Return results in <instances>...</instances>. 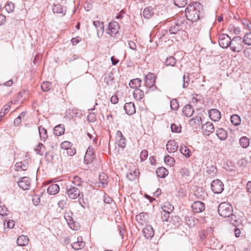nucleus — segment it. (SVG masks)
<instances>
[{
  "instance_id": "1",
  "label": "nucleus",
  "mask_w": 251,
  "mask_h": 251,
  "mask_svg": "<svg viewBox=\"0 0 251 251\" xmlns=\"http://www.w3.org/2000/svg\"><path fill=\"white\" fill-rule=\"evenodd\" d=\"M202 5L199 2H195L188 5L185 10L187 19L191 22H197L201 18Z\"/></svg>"
},
{
  "instance_id": "2",
  "label": "nucleus",
  "mask_w": 251,
  "mask_h": 251,
  "mask_svg": "<svg viewBox=\"0 0 251 251\" xmlns=\"http://www.w3.org/2000/svg\"><path fill=\"white\" fill-rule=\"evenodd\" d=\"M218 211L221 216L224 218L229 217L232 214L233 209L230 204L224 202L219 204Z\"/></svg>"
},
{
  "instance_id": "3",
  "label": "nucleus",
  "mask_w": 251,
  "mask_h": 251,
  "mask_svg": "<svg viewBox=\"0 0 251 251\" xmlns=\"http://www.w3.org/2000/svg\"><path fill=\"white\" fill-rule=\"evenodd\" d=\"M244 44L242 38L240 36H236L231 40L229 47L232 51L239 52L243 50Z\"/></svg>"
},
{
  "instance_id": "4",
  "label": "nucleus",
  "mask_w": 251,
  "mask_h": 251,
  "mask_svg": "<svg viewBox=\"0 0 251 251\" xmlns=\"http://www.w3.org/2000/svg\"><path fill=\"white\" fill-rule=\"evenodd\" d=\"M66 193L71 199H75L80 196L79 189L74 185L67 186Z\"/></svg>"
},
{
  "instance_id": "5",
  "label": "nucleus",
  "mask_w": 251,
  "mask_h": 251,
  "mask_svg": "<svg viewBox=\"0 0 251 251\" xmlns=\"http://www.w3.org/2000/svg\"><path fill=\"white\" fill-rule=\"evenodd\" d=\"M230 37L226 34H221L219 36V44L224 49L227 48L229 47L231 43Z\"/></svg>"
},
{
  "instance_id": "6",
  "label": "nucleus",
  "mask_w": 251,
  "mask_h": 251,
  "mask_svg": "<svg viewBox=\"0 0 251 251\" xmlns=\"http://www.w3.org/2000/svg\"><path fill=\"white\" fill-rule=\"evenodd\" d=\"M73 213L71 211H67L64 213V217L68 225L73 230H76L78 226L77 223H75L72 218Z\"/></svg>"
},
{
  "instance_id": "7",
  "label": "nucleus",
  "mask_w": 251,
  "mask_h": 251,
  "mask_svg": "<svg viewBox=\"0 0 251 251\" xmlns=\"http://www.w3.org/2000/svg\"><path fill=\"white\" fill-rule=\"evenodd\" d=\"M212 191L215 194L221 193L224 190V184L219 179L213 180L211 184Z\"/></svg>"
},
{
  "instance_id": "8",
  "label": "nucleus",
  "mask_w": 251,
  "mask_h": 251,
  "mask_svg": "<svg viewBox=\"0 0 251 251\" xmlns=\"http://www.w3.org/2000/svg\"><path fill=\"white\" fill-rule=\"evenodd\" d=\"M119 29V23L116 21H112L109 24L108 27L106 29V33L113 36L118 33Z\"/></svg>"
},
{
  "instance_id": "9",
  "label": "nucleus",
  "mask_w": 251,
  "mask_h": 251,
  "mask_svg": "<svg viewBox=\"0 0 251 251\" xmlns=\"http://www.w3.org/2000/svg\"><path fill=\"white\" fill-rule=\"evenodd\" d=\"M94 151V149L91 146H89L87 150L84 157V161L86 164H88L92 162L93 160L95 158Z\"/></svg>"
},
{
  "instance_id": "10",
  "label": "nucleus",
  "mask_w": 251,
  "mask_h": 251,
  "mask_svg": "<svg viewBox=\"0 0 251 251\" xmlns=\"http://www.w3.org/2000/svg\"><path fill=\"white\" fill-rule=\"evenodd\" d=\"M18 186L23 190H25L29 189L31 184V180L29 177L24 176L18 181Z\"/></svg>"
},
{
  "instance_id": "11",
  "label": "nucleus",
  "mask_w": 251,
  "mask_h": 251,
  "mask_svg": "<svg viewBox=\"0 0 251 251\" xmlns=\"http://www.w3.org/2000/svg\"><path fill=\"white\" fill-rule=\"evenodd\" d=\"M191 207L194 212L200 213L205 209V204L200 201H195L192 205Z\"/></svg>"
},
{
  "instance_id": "12",
  "label": "nucleus",
  "mask_w": 251,
  "mask_h": 251,
  "mask_svg": "<svg viewBox=\"0 0 251 251\" xmlns=\"http://www.w3.org/2000/svg\"><path fill=\"white\" fill-rule=\"evenodd\" d=\"M202 130L203 133L206 135H209L214 131V127L210 122H206L202 126Z\"/></svg>"
},
{
  "instance_id": "13",
  "label": "nucleus",
  "mask_w": 251,
  "mask_h": 251,
  "mask_svg": "<svg viewBox=\"0 0 251 251\" xmlns=\"http://www.w3.org/2000/svg\"><path fill=\"white\" fill-rule=\"evenodd\" d=\"M208 113L210 119L215 122L218 121L221 117V113L217 109L210 110Z\"/></svg>"
},
{
  "instance_id": "14",
  "label": "nucleus",
  "mask_w": 251,
  "mask_h": 251,
  "mask_svg": "<svg viewBox=\"0 0 251 251\" xmlns=\"http://www.w3.org/2000/svg\"><path fill=\"white\" fill-rule=\"evenodd\" d=\"M155 78L152 73H149L145 77V83L148 87H151L155 85Z\"/></svg>"
},
{
  "instance_id": "15",
  "label": "nucleus",
  "mask_w": 251,
  "mask_h": 251,
  "mask_svg": "<svg viewBox=\"0 0 251 251\" xmlns=\"http://www.w3.org/2000/svg\"><path fill=\"white\" fill-rule=\"evenodd\" d=\"M178 145L174 140H169L166 145V149L169 152H174L177 151Z\"/></svg>"
},
{
  "instance_id": "16",
  "label": "nucleus",
  "mask_w": 251,
  "mask_h": 251,
  "mask_svg": "<svg viewBox=\"0 0 251 251\" xmlns=\"http://www.w3.org/2000/svg\"><path fill=\"white\" fill-rule=\"evenodd\" d=\"M143 232L145 237L147 239L151 238L154 234V230L150 225H148L143 228Z\"/></svg>"
},
{
  "instance_id": "17",
  "label": "nucleus",
  "mask_w": 251,
  "mask_h": 251,
  "mask_svg": "<svg viewBox=\"0 0 251 251\" xmlns=\"http://www.w3.org/2000/svg\"><path fill=\"white\" fill-rule=\"evenodd\" d=\"M124 109L126 113L129 115H131L136 112L134 104L132 102L125 103Z\"/></svg>"
},
{
  "instance_id": "18",
  "label": "nucleus",
  "mask_w": 251,
  "mask_h": 251,
  "mask_svg": "<svg viewBox=\"0 0 251 251\" xmlns=\"http://www.w3.org/2000/svg\"><path fill=\"white\" fill-rule=\"evenodd\" d=\"M148 215L145 212H141L139 215H136V220L137 222L142 226H143L147 223Z\"/></svg>"
},
{
  "instance_id": "19",
  "label": "nucleus",
  "mask_w": 251,
  "mask_h": 251,
  "mask_svg": "<svg viewBox=\"0 0 251 251\" xmlns=\"http://www.w3.org/2000/svg\"><path fill=\"white\" fill-rule=\"evenodd\" d=\"M93 25L95 26L97 30V35L99 37L101 36L104 32V24L103 22L100 21H94Z\"/></svg>"
},
{
  "instance_id": "20",
  "label": "nucleus",
  "mask_w": 251,
  "mask_h": 251,
  "mask_svg": "<svg viewBox=\"0 0 251 251\" xmlns=\"http://www.w3.org/2000/svg\"><path fill=\"white\" fill-rule=\"evenodd\" d=\"M194 195L198 199L204 200L207 194L202 187H198L195 191Z\"/></svg>"
},
{
  "instance_id": "21",
  "label": "nucleus",
  "mask_w": 251,
  "mask_h": 251,
  "mask_svg": "<svg viewBox=\"0 0 251 251\" xmlns=\"http://www.w3.org/2000/svg\"><path fill=\"white\" fill-rule=\"evenodd\" d=\"M85 243L82 241L81 237L77 238V241L74 242L72 244V248L75 250H79L82 249L85 246Z\"/></svg>"
},
{
  "instance_id": "22",
  "label": "nucleus",
  "mask_w": 251,
  "mask_h": 251,
  "mask_svg": "<svg viewBox=\"0 0 251 251\" xmlns=\"http://www.w3.org/2000/svg\"><path fill=\"white\" fill-rule=\"evenodd\" d=\"M183 22L180 21L179 23H176L175 25L171 26L169 29L170 34H176L178 31L182 29V25Z\"/></svg>"
},
{
  "instance_id": "23",
  "label": "nucleus",
  "mask_w": 251,
  "mask_h": 251,
  "mask_svg": "<svg viewBox=\"0 0 251 251\" xmlns=\"http://www.w3.org/2000/svg\"><path fill=\"white\" fill-rule=\"evenodd\" d=\"M99 180L100 185L99 187H105L108 184V176L105 173H101L99 175Z\"/></svg>"
},
{
  "instance_id": "24",
  "label": "nucleus",
  "mask_w": 251,
  "mask_h": 251,
  "mask_svg": "<svg viewBox=\"0 0 251 251\" xmlns=\"http://www.w3.org/2000/svg\"><path fill=\"white\" fill-rule=\"evenodd\" d=\"M182 112L187 117H190L194 113V109L191 105L187 104L183 108Z\"/></svg>"
},
{
  "instance_id": "25",
  "label": "nucleus",
  "mask_w": 251,
  "mask_h": 251,
  "mask_svg": "<svg viewBox=\"0 0 251 251\" xmlns=\"http://www.w3.org/2000/svg\"><path fill=\"white\" fill-rule=\"evenodd\" d=\"M28 241L29 239L27 236L21 235L18 238L17 243L19 246H25L28 244Z\"/></svg>"
},
{
  "instance_id": "26",
  "label": "nucleus",
  "mask_w": 251,
  "mask_h": 251,
  "mask_svg": "<svg viewBox=\"0 0 251 251\" xmlns=\"http://www.w3.org/2000/svg\"><path fill=\"white\" fill-rule=\"evenodd\" d=\"M59 187L57 184H50L47 189L48 193L50 195H55L58 193Z\"/></svg>"
},
{
  "instance_id": "27",
  "label": "nucleus",
  "mask_w": 251,
  "mask_h": 251,
  "mask_svg": "<svg viewBox=\"0 0 251 251\" xmlns=\"http://www.w3.org/2000/svg\"><path fill=\"white\" fill-rule=\"evenodd\" d=\"M52 11L53 13L61 14L62 15H65L66 11L65 8L59 4L54 5Z\"/></svg>"
},
{
  "instance_id": "28",
  "label": "nucleus",
  "mask_w": 251,
  "mask_h": 251,
  "mask_svg": "<svg viewBox=\"0 0 251 251\" xmlns=\"http://www.w3.org/2000/svg\"><path fill=\"white\" fill-rule=\"evenodd\" d=\"M157 176L159 178H164L168 174V170L164 167H160L156 171Z\"/></svg>"
},
{
  "instance_id": "29",
  "label": "nucleus",
  "mask_w": 251,
  "mask_h": 251,
  "mask_svg": "<svg viewBox=\"0 0 251 251\" xmlns=\"http://www.w3.org/2000/svg\"><path fill=\"white\" fill-rule=\"evenodd\" d=\"M54 133L56 136H60L64 134L65 127L63 125H58L55 126L53 129Z\"/></svg>"
},
{
  "instance_id": "30",
  "label": "nucleus",
  "mask_w": 251,
  "mask_h": 251,
  "mask_svg": "<svg viewBox=\"0 0 251 251\" xmlns=\"http://www.w3.org/2000/svg\"><path fill=\"white\" fill-rule=\"evenodd\" d=\"M153 15V9L151 6L145 8L143 12V15L146 19H149L151 18Z\"/></svg>"
},
{
  "instance_id": "31",
  "label": "nucleus",
  "mask_w": 251,
  "mask_h": 251,
  "mask_svg": "<svg viewBox=\"0 0 251 251\" xmlns=\"http://www.w3.org/2000/svg\"><path fill=\"white\" fill-rule=\"evenodd\" d=\"M141 79L140 78H136L131 80L129 83V85L131 88L136 89H139L141 86Z\"/></svg>"
},
{
  "instance_id": "32",
  "label": "nucleus",
  "mask_w": 251,
  "mask_h": 251,
  "mask_svg": "<svg viewBox=\"0 0 251 251\" xmlns=\"http://www.w3.org/2000/svg\"><path fill=\"white\" fill-rule=\"evenodd\" d=\"M216 135L221 140H225L227 138L226 131L223 128L217 130Z\"/></svg>"
},
{
  "instance_id": "33",
  "label": "nucleus",
  "mask_w": 251,
  "mask_h": 251,
  "mask_svg": "<svg viewBox=\"0 0 251 251\" xmlns=\"http://www.w3.org/2000/svg\"><path fill=\"white\" fill-rule=\"evenodd\" d=\"M134 99L137 100H141L144 96L143 91L140 89H135L133 92Z\"/></svg>"
},
{
  "instance_id": "34",
  "label": "nucleus",
  "mask_w": 251,
  "mask_h": 251,
  "mask_svg": "<svg viewBox=\"0 0 251 251\" xmlns=\"http://www.w3.org/2000/svg\"><path fill=\"white\" fill-rule=\"evenodd\" d=\"M161 208L163 211V212H171L174 210V207L173 205H172L169 202H165L163 205L161 206Z\"/></svg>"
},
{
  "instance_id": "35",
  "label": "nucleus",
  "mask_w": 251,
  "mask_h": 251,
  "mask_svg": "<svg viewBox=\"0 0 251 251\" xmlns=\"http://www.w3.org/2000/svg\"><path fill=\"white\" fill-rule=\"evenodd\" d=\"M239 143L242 148H247L250 145V139L246 136H243L240 139Z\"/></svg>"
},
{
  "instance_id": "36",
  "label": "nucleus",
  "mask_w": 251,
  "mask_h": 251,
  "mask_svg": "<svg viewBox=\"0 0 251 251\" xmlns=\"http://www.w3.org/2000/svg\"><path fill=\"white\" fill-rule=\"evenodd\" d=\"M38 131L41 139L45 140L48 138L47 130L45 128L39 126Z\"/></svg>"
},
{
  "instance_id": "37",
  "label": "nucleus",
  "mask_w": 251,
  "mask_h": 251,
  "mask_svg": "<svg viewBox=\"0 0 251 251\" xmlns=\"http://www.w3.org/2000/svg\"><path fill=\"white\" fill-rule=\"evenodd\" d=\"M230 121L231 123L234 126H238L240 124L241 119L240 117L236 114L232 115L230 117Z\"/></svg>"
},
{
  "instance_id": "38",
  "label": "nucleus",
  "mask_w": 251,
  "mask_h": 251,
  "mask_svg": "<svg viewBox=\"0 0 251 251\" xmlns=\"http://www.w3.org/2000/svg\"><path fill=\"white\" fill-rule=\"evenodd\" d=\"M189 124L191 126L195 125H200L201 124V117L199 116H196L194 118H193L189 121Z\"/></svg>"
},
{
  "instance_id": "39",
  "label": "nucleus",
  "mask_w": 251,
  "mask_h": 251,
  "mask_svg": "<svg viewBox=\"0 0 251 251\" xmlns=\"http://www.w3.org/2000/svg\"><path fill=\"white\" fill-rule=\"evenodd\" d=\"M34 150L37 154L42 155L45 151V147L42 143H40L38 144V146L35 148Z\"/></svg>"
},
{
  "instance_id": "40",
  "label": "nucleus",
  "mask_w": 251,
  "mask_h": 251,
  "mask_svg": "<svg viewBox=\"0 0 251 251\" xmlns=\"http://www.w3.org/2000/svg\"><path fill=\"white\" fill-rule=\"evenodd\" d=\"M243 41L244 44L248 46L251 45V31L245 34Z\"/></svg>"
},
{
  "instance_id": "41",
  "label": "nucleus",
  "mask_w": 251,
  "mask_h": 251,
  "mask_svg": "<svg viewBox=\"0 0 251 251\" xmlns=\"http://www.w3.org/2000/svg\"><path fill=\"white\" fill-rule=\"evenodd\" d=\"M180 152L187 157H189L191 155L190 151L186 146H181L180 148Z\"/></svg>"
},
{
  "instance_id": "42",
  "label": "nucleus",
  "mask_w": 251,
  "mask_h": 251,
  "mask_svg": "<svg viewBox=\"0 0 251 251\" xmlns=\"http://www.w3.org/2000/svg\"><path fill=\"white\" fill-rule=\"evenodd\" d=\"M139 174V172L136 170L133 171L131 172H130L126 175L127 178L131 181H133L135 179L137 175Z\"/></svg>"
},
{
  "instance_id": "43",
  "label": "nucleus",
  "mask_w": 251,
  "mask_h": 251,
  "mask_svg": "<svg viewBox=\"0 0 251 251\" xmlns=\"http://www.w3.org/2000/svg\"><path fill=\"white\" fill-rule=\"evenodd\" d=\"M83 182L82 179L77 176H75L73 177L72 180L73 185L74 186H80Z\"/></svg>"
},
{
  "instance_id": "44",
  "label": "nucleus",
  "mask_w": 251,
  "mask_h": 251,
  "mask_svg": "<svg viewBox=\"0 0 251 251\" xmlns=\"http://www.w3.org/2000/svg\"><path fill=\"white\" fill-rule=\"evenodd\" d=\"M51 86V83L49 81H46L44 82L42 84L41 87L43 91L47 92L50 89Z\"/></svg>"
},
{
  "instance_id": "45",
  "label": "nucleus",
  "mask_w": 251,
  "mask_h": 251,
  "mask_svg": "<svg viewBox=\"0 0 251 251\" xmlns=\"http://www.w3.org/2000/svg\"><path fill=\"white\" fill-rule=\"evenodd\" d=\"M176 63V59L172 56L167 57L165 61V65L166 66H174Z\"/></svg>"
},
{
  "instance_id": "46",
  "label": "nucleus",
  "mask_w": 251,
  "mask_h": 251,
  "mask_svg": "<svg viewBox=\"0 0 251 251\" xmlns=\"http://www.w3.org/2000/svg\"><path fill=\"white\" fill-rule=\"evenodd\" d=\"M4 7L8 13H11L14 10V4L12 2L8 1Z\"/></svg>"
},
{
  "instance_id": "47",
  "label": "nucleus",
  "mask_w": 251,
  "mask_h": 251,
  "mask_svg": "<svg viewBox=\"0 0 251 251\" xmlns=\"http://www.w3.org/2000/svg\"><path fill=\"white\" fill-rule=\"evenodd\" d=\"M164 161L167 164L170 166H173L175 162V159L169 155L166 156L164 157Z\"/></svg>"
},
{
  "instance_id": "48",
  "label": "nucleus",
  "mask_w": 251,
  "mask_h": 251,
  "mask_svg": "<svg viewBox=\"0 0 251 251\" xmlns=\"http://www.w3.org/2000/svg\"><path fill=\"white\" fill-rule=\"evenodd\" d=\"M15 167L17 169V170L21 169L23 171H25L27 169V164L26 163H23L22 162H18L16 163Z\"/></svg>"
},
{
  "instance_id": "49",
  "label": "nucleus",
  "mask_w": 251,
  "mask_h": 251,
  "mask_svg": "<svg viewBox=\"0 0 251 251\" xmlns=\"http://www.w3.org/2000/svg\"><path fill=\"white\" fill-rule=\"evenodd\" d=\"M174 4L178 7H183L187 3V0H174Z\"/></svg>"
},
{
  "instance_id": "50",
  "label": "nucleus",
  "mask_w": 251,
  "mask_h": 251,
  "mask_svg": "<svg viewBox=\"0 0 251 251\" xmlns=\"http://www.w3.org/2000/svg\"><path fill=\"white\" fill-rule=\"evenodd\" d=\"M25 112H22L20 114V115L15 119L14 122L15 126H19L20 124V123H21L22 119L24 118V117L25 116Z\"/></svg>"
},
{
  "instance_id": "51",
  "label": "nucleus",
  "mask_w": 251,
  "mask_h": 251,
  "mask_svg": "<svg viewBox=\"0 0 251 251\" xmlns=\"http://www.w3.org/2000/svg\"><path fill=\"white\" fill-rule=\"evenodd\" d=\"M171 108L172 109L176 110L179 107V104L177 100L176 99H173L170 103Z\"/></svg>"
},
{
  "instance_id": "52",
  "label": "nucleus",
  "mask_w": 251,
  "mask_h": 251,
  "mask_svg": "<svg viewBox=\"0 0 251 251\" xmlns=\"http://www.w3.org/2000/svg\"><path fill=\"white\" fill-rule=\"evenodd\" d=\"M242 24L245 29L251 30V23L248 19H244L242 21Z\"/></svg>"
},
{
  "instance_id": "53",
  "label": "nucleus",
  "mask_w": 251,
  "mask_h": 251,
  "mask_svg": "<svg viewBox=\"0 0 251 251\" xmlns=\"http://www.w3.org/2000/svg\"><path fill=\"white\" fill-rule=\"evenodd\" d=\"M185 222L187 225L189 226H192L195 225L194 218L190 216H186L185 218Z\"/></svg>"
},
{
  "instance_id": "54",
  "label": "nucleus",
  "mask_w": 251,
  "mask_h": 251,
  "mask_svg": "<svg viewBox=\"0 0 251 251\" xmlns=\"http://www.w3.org/2000/svg\"><path fill=\"white\" fill-rule=\"evenodd\" d=\"M171 128L173 132L179 133L181 131V126H177L175 124L171 125Z\"/></svg>"
},
{
  "instance_id": "55",
  "label": "nucleus",
  "mask_w": 251,
  "mask_h": 251,
  "mask_svg": "<svg viewBox=\"0 0 251 251\" xmlns=\"http://www.w3.org/2000/svg\"><path fill=\"white\" fill-rule=\"evenodd\" d=\"M179 173L183 177L188 176L189 175V171L186 168H182L180 169Z\"/></svg>"
},
{
  "instance_id": "56",
  "label": "nucleus",
  "mask_w": 251,
  "mask_h": 251,
  "mask_svg": "<svg viewBox=\"0 0 251 251\" xmlns=\"http://www.w3.org/2000/svg\"><path fill=\"white\" fill-rule=\"evenodd\" d=\"M71 146V144L69 141H64L63 142L61 145L60 147L63 150H68L70 148V147Z\"/></svg>"
},
{
  "instance_id": "57",
  "label": "nucleus",
  "mask_w": 251,
  "mask_h": 251,
  "mask_svg": "<svg viewBox=\"0 0 251 251\" xmlns=\"http://www.w3.org/2000/svg\"><path fill=\"white\" fill-rule=\"evenodd\" d=\"M148 156V153L147 150H143L140 153L141 161H143L146 160Z\"/></svg>"
},
{
  "instance_id": "58",
  "label": "nucleus",
  "mask_w": 251,
  "mask_h": 251,
  "mask_svg": "<svg viewBox=\"0 0 251 251\" xmlns=\"http://www.w3.org/2000/svg\"><path fill=\"white\" fill-rule=\"evenodd\" d=\"M189 78L188 76H186L185 75H184L183 76V85L182 87L183 88H186L189 83Z\"/></svg>"
},
{
  "instance_id": "59",
  "label": "nucleus",
  "mask_w": 251,
  "mask_h": 251,
  "mask_svg": "<svg viewBox=\"0 0 251 251\" xmlns=\"http://www.w3.org/2000/svg\"><path fill=\"white\" fill-rule=\"evenodd\" d=\"M118 145L122 148H125L126 145V139L124 137L119 138L118 142Z\"/></svg>"
},
{
  "instance_id": "60",
  "label": "nucleus",
  "mask_w": 251,
  "mask_h": 251,
  "mask_svg": "<svg viewBox=\"0 0 251 251\" xmlns=\"http://www.w3.org/2000/svg\"><path fill=\"white\" fill-rule=\"evenodd\" d=\"M8 212V209L7 207L3 205L0 206V215L3 216L7 214V212Z\"/></svg>"
},
{
  "instance_id": "61",
  "label": "nucleus",
  "mask_w": 251,
  "mask_h": 251,
  "mask_svg": "<svg viewBox=\"0 0 251 251\" xmlns=\"http://www.w3.org/2000/svg\"><path fill=\"white\" fill-rule=\"evenodd\" d=\"M81 40H82L81 38L79 36H77L76 37L72 38L71 40V41H72V44L73 45H76L77 43H78Z\"/></svg>"
},
{
  "instance_id": "62",
  "label": "nucleus",
  "mask_w": 251,
  "mask_h": 251,
  "mask_svg": "<svg viewBox=\"0 0 251 251\" xmlns=\"http://www.w3.org/2000/svg\"><path fill=\"white\" fill-rule=\"evenodd\" d=\"M10 108V106L9 105H5L1 110V111H2V114H4V116L9 111Z\"/></svg>"
},
{
  "instance_id": "63",
  "label": "nucleus",
  "mask_w": 251,
  "mask_h": 251,
  "mask_svg": "<svg viewBox=\"0 0 251 251\" xmlns=\"http://www.w3.org/2000/svg\"><path fill=\"white\" fill-rule=\"evenodd\" d=\"M163 216H162V219L163 221H168L170 218V213L169 212H164Z\"/></svg>"
},
{
  "instance_id": "64",
  "label": "nucleus",
  "mask_w": 251,
  "mask_h": 251,
  "mask_svg": "<svg viewBox=\"0 0 251 251\" xmlns=\"http://www.w3.org/2000/svg\"><path fill=\"white\" fill-rule=\"evenodd\" d=\"M128 46L130 49L135 50L136 49V44L133 42V41H129L128 42Z\"/></svg>"
}]
</instances>
